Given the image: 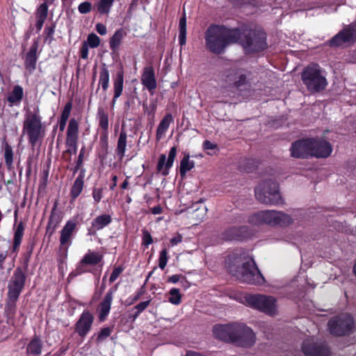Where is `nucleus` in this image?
Masks as SVG:
<instances>
[{"mask_svg": "<svg viewBox=\"0 0 356 356\" xmlns=\"http://www.w3.org/2000/svg\"><path fill=\"white\" fill-rule=\"evenodd\" d=\"M241 36V33L238 29L211 25L205 32L206 47L215 54H220L230 44L236 42Z\"/></svg>", "mask_w": 356, "mask_h": 356, "instance_id": "f257e3e1", "label": "nucleus"}, {"mask_svg": "<svg viewBox=\"0 0 356 356\" xmlns=\"http://www.w3.org/2000/svg\"><path fill=\"white\" fill-rule=\"evenodd\" d=\"M227 268L229 273L241 282L250 284H262L265 280L252 258H236L229 256Z\"/></svg>", "mask_w": 356, "mask_h": 356, "instance_id": "f03ea898", "label": "nucleus"}, {"mask_svg": "<svg viewBox=\"0 0 356 356\" xmlns=\"http://www.w3.org/2000/svg\"><path fill=\"white\" fill-rule=\"evenodd\" d=\"M213 333L220 340L236 342L244 347L252 346L255 343L254 333L243 323L216 325Z\"/></svg>", "mask_w": 356, "mask_h": 356, "instance_id": "7ed1b4c3", "label": "nucleus"}, {"mask_svg": "<svg viewBox=\"0 0 356 356\" xmlns=\"http://www.w3.org/2000/svg\"><path fill=\"white\" fill-rule=\"evenodd\" d=\"M44 133L39 108L36 107L33 111L28 109L24 115L22 134L27 136L29 143L33 147L44 138Z\"/></svg>", "mask_w": 356, "mask_h": 356, "instance_id": "20e7f679", "label": "nucleus"}, {"mask_svg": "<svg viewBox=\"0 0 356 356\" xmlns=\"http://www.w3.org/2000/svg\"><path fill=\"white\" fill-rule=\"evenodd\" d=\"M302 80L311 92H318L324 90L327 81L323 71L316 64H310L302 72Z\"/></svg>", "mask_w": 356, "mask_h": 356, "instance_id": "39448f33", "label": "nucleus"}, {"mask_svg": "<svg viewBox=\"0 0 356 356\" xmlns=\"http://www.w3.org/2000/svg\"><path fill=\"white\" fill-rule=\"evenodd\" d=\"M248 221L253 225L287 226L292 222L291 217L281 211L266 210L257 212L249 217Z\"/></svg>", "mask_w": 356, "mask_h": 356, "instance_id": "423d86ee", "label": "nucleus"}, {"mask_svg": "<svg viewBox=\"0 0 356 356\" xmlns=\"http://www.w3.org/2000/svg\"><path fill=\"white\" fill-rule=\"evenodd\" d=\"M255 197L265 204H279L282 203L278 185L275 181L268 180L260 184L255 188Z\"/></svg>", "mask_w": 356, "mask_h": 356, "instance_id": "0eeeda50", "label": "nucleus"}, {"mask_svg": "<svg viewBox=\"0 0 356 356\" xmlns=\"http://www.w3.org/2000/svg\"><path fill=\"white\" fill-rule=\"evenodd\" d=\"M245 300L249 306L266 314L274 316L277 313L276 300L273 296L253 294L246 296Z\"/></svg>", "mask_w": 356, "mask_h": 356, "instance_id": "6e6552de", "label": "nucleus"}, {"mask_svg": "<svg viewBox=\"0 0 356 356\" xmlns=\"http://www.w3.org/2000/svg\"><path fill=\"white\" fill-rule=\"evenodd\" d=\"M247 53L258 52L266 47V33L260 29L250 30L241 41Z\"/></svg>", "mask_w": 356, "mask_h": 356, "instance_id": "1a4fd4ad", "label": "nucleus"}, {"mask_svg": "<svg viewBox=\"0 0 356 356\" xmlns=\"http://www.w3.org/2000/svg\"><path fill=\"white\" fill-rule=\"evenodd\" d=\"M330 332L337 336H342L350 332L354 327L353 317L348 314H342L334 317L328 322Z\"/></svg>", "mask_w": 356, "mask_h": 356, "instance_id": "9d476101", "label": "nucleus"}, {"mask_svg": "<svg viewBox=\"0 0 356 356\" xmlns=\"http://www.w3.org/2000/svg\"><path fill=\"white\" fill-rule=\"evenodd\" d=\"M302 351L305 356H330V350L323 342L314 339H305L302 345Z\"/></svg>", "mask_w": 356, "mask_h": 356, "instance_id": "9b49d317", "label": "nucleus"}, {"mask_svg": "<svg viewBox=\"0 0 356 356\" xmlns=\"http://www.w3.org/2000/svg\"><path fill=\"white\" fill-rule=\"evenodd\" d=\"M25 280L26 275L22 268L19 267L17 268L9 281L8 293L19 296L24 289Z\"/></svg>", "mask_w": 356, "mask_h": 356, "instance_id": "f8f14e48", "label": "nucleus"}, {"mask_svg": "<svg viewBox=\"0 0 356 356\" xmlns=\"http://www.w3.org/2000/svg\"><path fill=\"white\" fill-rule=\"evenodd\" d=\"M356 21L354 25H349L338 33L330 42V46L338 47L346 42H353L356 39Z\"/></svg>", "mask_w": 356, "mask_h": 356, "instance_id": "ddd939ff", "label": "nucleus"}, {"mask_svg": "<svg viewBox=\"0 0 356 356\" xmlns=\"http://www.w3.org/2000/svg\"><path fill=\"white\" fill-rule=\"evenodd\" d=\"M312 138L298 140L291 147V156L295 158H307L311 156Z\"/></svg>", "mask_w": 356, "mask_h": 356, "instance_id": "4468645a", "label": "nucleus"}, {"mask_svg": "<svg viewBox=\"0 0 356 356\" xmlns=\"http://www.w3.org/2000/svg\"><path fill=\"white\" fill-rule=\"evenodd\" d=\"M94 317L88 310H85L81 314L79 319L75 325V331L78 334L84 337L90 330Z\"/></svg>", "mask_w": 356, "mask_h": 356, "instance_id": "2eb2a0df", "label": "nucleus"}, {"mask_svg": "<svg viewBox=\"0 0 356 356\" xmlns=\"http://www.w3.org/2000/svg\"><path fill=\"white\" fill-rule=\"evenodd\" d=\"M332 152V148L330 143L324 140L312 138L311 156H314L317 158H326L331 154Z\"/></svg>", "mask_w": 356, "mask_h": 356, "instance_id": "dca6fc26", "label": "nucleus"}, {"mask_svg": "<svg viewBox=\"0 0 356 356\" xmlns=\"http://www.w3.org/2000/svg\"><path fill=\"white\" fill-rule=\"evenodd\" d=\"M78 222L76 219L68 220L60 231V243L67 247L72 243V238L78 231Z\"/></svg>", "mask_w": 356, "mask_h": 356, "instance_id": "f3484780", "label": "nucleus"}, {"mask_svg": "<svg viewBox=\"0 0 356 356\" xmlns=\"http://www.w3.org/2000/svg\"><path fill=\"white\" fill-rule=\"evenodd\" d=\"M177 154V149L175 147H171L170 149L168 159L165 154H161L157 164V170L163 176H167L169 174V170L172 166Z\"/></svg>", "mask_w": 356, "mask_h": 356, "instance_id": "a211bd4d", "label": "nucleus"}, {"mask_svg": "<svg viewBox=\"0 0 356 356\" xmlns=\"http://www.w3.org/2000/svg\"><path fill=\"white\" fill-rule=\"evenodd\" d=\"M225 82L229 86L238 88L246 83V76L242 70L232 69L225 76Z\"/></svg>", "mask_w": 356, "mask_h": 356, "instance_id": "6ab92c4d", "label": "nucleus"}, {"mask_svg": "<svg viewBox=\"0 0 356 356\" xmlns=\"http://www.w3.org/2000/svg\"><path fill=\"white\" fill-rule=\"evenodd\" d=\"M141 82L149 91L156 88L157 85L154 70L152 66H147L144 68L141 76Z\"/></svg>", "mask_w": 356, "mask_h": 356, "instance_id": "aec40b11", "label": "nucleus"}, {"mask_svg": "<svg viewBox=\"0 0 356 356\" xmlns=\"http://www.w3.org/2000/svg\"><path fill=\"white\" fill-rule=\"evenodd\" d=\"M117 286L111 288L106 293L104 300L99 305V318L104 320L109 314L111 305L113 298V293L116 291Z\"/></svg>", "mask_w": 356, "mask_h": 356, "instance_id": "412c9836", "label": "nucleus"}, {"mask_svg": "<svg viewBox=\"0 0 356 356\" xmlns=\"http://www.w3.org/2000/svg\"><path fill=\"white\" fill-rule=\"evenodd\" d=\"M102 259L103 256L99 253L88 250L81 260L77 270H79V273H81L82 270H81V267L83 265H97L102 261Z\"/></svg>", "mask_w": 356, "mask_h": 356, "instance_id": "4be33fe9", "label": "nucleus"}, {"mask_svg": "<svg viewBox=\"0 0 356 356\" xmlns=\"http://www.w3.org/2000/svg\"><path fill=\"white\" fill-rule=\"evenodd\" d=\"M56 207L57 205L55 204L51 209V215L49 216L48 225L47 227V234H48L49 236L54 234L56 227L58 226L61 221V216L57 212Z\"/></svg>", "mask_w": 356, "mask_h": 356, "instance_id": "5701e85b", "label": "nucleus"}, {"mask_svg": "<svg viewBox=\"0 0 356 356\" xmlns=\"http://www.w3.org/2000/svg\"><path fill=\"white\" fill-rule=\"evenodd\" d=\"M79 124L77 121L72 118L70 120L67 131L66 144L74 146L75 141L78 139Z\"/></svg>", "mask_w": 356, "mask_h": 356, "instance_id": "b1692460", "label": "nucleus"}, {"mask_svg": "<svg viewBox=\"0 0 356 356\" xmlns=\"http://www.w3.org/2000/svg\"><path fill=\"white\" fill-rule=\"evenodd\" d=\"M38 44L34 43L29 52L26 54L25 59V67L30 72L33 71L36 67Z\"/></svg>", "mask_w": 356, "mask_h": 356, "instance_id": "393cba45", "label": "nucleus"}, {"mask_svg": "<svg viewBox=\"0 0 356 356\" xmlns=\"http://www.w3.org/2000/svg\"><path fill=\"white\" fill-rule=\"evenodd\" d=\"M173 116L170 113L166 114L161 120L156 129V140H161L168 129L170 124L173 122Z\"/></svg>", "mask_w": 356, "mask_h": 356, "instance_id": "a878e982", "label": "nucleus"}, {"mask_svg": "<svg viewBox=\"0 0 356 356\" xmlns=\"http://www.w3.org/2000/svg\"><path fill=\"white\" fill-rule=\"evenodd\" d=\"M112 222V218L108 214L98 216L91 222V228L95 231L100 230L108 225Z\"/></svg>", "mask_w": 356, "mask_h": 356, "instance_id": "bb28decb", "label": "nucleus"}, {"mask_svg": "<svg viewBox=\"0 0 356 356\" xmlns=\"http://www.w3.org/2000/svg\"><path fill=\"white\" fill-rule=\"evenodd\" d=\"M19 296L8 293V299L5 307V314L7 317H13L16 311V302Z\"/></svg>", "mask_w": 356, "mask_h": 356, "instance_id": "cd10ccee", "label": "nucleus"}, {"mask_svg": "<svg viewBox=\"0 0 356 356\" xmlns=\"http://www.w3.org/2000/svg\"><path fill=\"white\" fill-rule=\"evenodd\" d=\"M42 344L41 340L35 337L27 345L26 352L29 355L38 356L42 353Z\"/></svg>", "mask_w": 356, "mask_h": 356, "instance_id": "c85d7f7f", "label": "nucleus"}, {"mask_svg": "<svg viewBox=\"0 0 356 356\" xmlns=\"http://www.w3.org/2000/svg\"><path fill=\"white\" fill-rule=\"evenodd\" d=\"M127 134L124 129H122L118 140L116 154L120 159L124 156L127 147Z\"/></svg>", "mask_w": 356, "mask_h": 356, "instance_id": "c756f323", "label": "nucleus"}, {"mask_svg": "<svg viewBox=\"0 0 356 356\" xmlns=\"http://www.w3.org/2000/svg\"><path fill=\"white\" fill-rule=\"evenodd\" d=\"M126 33L122 29L117 30L109 41L110 48L112 51H115L119 49L122 40L125 36Z\"/></svg>", "mask_w": 356, "mask_h": 356, "instance_id": "7c9ffc66", "label": "nucleus"}, {"mask_svg": "<svg viewBox=\"0 0 356 356\" xmlns=\"http://www.w3.org/2000/svg\"><path fill=\"white\" fill-rule=\"evenodd\" d=\"M97 119L99 127L103 130V134L106 136L108 134V115L104 108H99L97 111Z\"/></svg>", "mask_w": 356, "mask_h": 356, "instance_id": "2f4dec72", "label": "nucleus"}, {"mask_svg": "<svg viewBox=\"0 0 356 356\" xmlns=\"http://www.w3.org/2000/svg\"><path fill=\"white\" fill-rule=\"evenodd\" d=\"M123 72H118L114 80V95L113 99V104H115L116 99L122 95L123 90Z\"/></svg>", "mask_w": 356, "mask_h": 356, "instance_id": "473e14b6", "label": "nucleus"}, {"mask_svg": "<svg viewBox=\"0 0 356 356\" xmlns=\"http://www.w3.org/2000/svg\"><path fill=\"white\" fill-rule=\"evenodd\" d=\"M179 42L181 46H184L186 42V17L184 13L179 22Z\"/></svg>", "mask_w": 356, "mask_h": 356, "instance_id": "72a5a7b5", "label": "nucleus"}, {"mask_svg": "<svg viewBox=\"0 0 356 356\" xmlns=\"http://www.w3.org/2000/svg\"><path fill=\"white\" fill-rule=\"evenodd\" d=\"M195 166V162L190 160V156L188 154L184 155V158L180 162V175L184 177L186 172L193 169Z\"/></svg>", "mask_w": 356, "mask_h": 356, "instance_id": "f704fd0d", "label": "nucleus"}, {"mask_svg": "<svg viewBox=\"0 0 356 356\" xmlns=\"http://www.w3.org/2000/svg\"><path fill=\"white\" fill-rule=\"evenodd\" d=\"M83 188V175L80 174L75 179L71 189V196L76 199L81 193Z\"/></svg>", "mask_w": 356, "mask_h": 356, "instance_id": "c9c22d12", "label": "nucleus"}, {"mask_svg": "<svg viewBox=\"0 0 356 356\" xmlns=\"http://www.w3.org/2000/svg\"><path fill=\"white\" fill-rule=\"evenodd\" d=\"M23 97V89L19 86H15L12 92L7 97V100L12 104L21 102Z\"/></svg>", "mask_w": 356, "mask_h": 356, "instance_id": "e433bc0d", "label": "nucleus"}, {"mask_svg": "<svg viewBox=\"0 0 356 356\" xmlns=\"http://www.w3.org/2000/svg\"><path fill=\"white\" fill-rule=\"evenodd\" d=\"M109 71L104 64L100 69L99 84L102 86V89L106 91L108 88Z\"/></svg>", "mask_w": 356, "mask_h": 356, "instance_id": "4c0bfd02", "label": "nucleus"}, {"mask_svg": "<svg viewBox=\"0 0 356 356\" xmlns=\"http://www.w3.org/2000/svg\"><path fill=\"white\" fill-rule=\"evenodd\" d=\"M115 0H99L96 8L99 13L102 15H108Z\"/></svg>", "mask_w": 356, "mask_h": 356, "instance_id": "58836bf2", "label": "nucleus"}, {"mask_svg": "<svg viewBox=\"0 0 356 356\" xmlns=\"http://www.w3.org/2000/svg\"><path fill=\"white\" fill-rule=\"evenodd\" d=\"M170 297L168 300L170 303L177 305H179L181 300V295L179 293V290L176 288H173L169 291Z\"/></svg>", "mask_w": 356, "mask_h": 356, "instance_id": "ea45409f", "label": "nucleus"}, {"mask_svg": "<svg viewBox=\"0 0 356 356\" xmlns=\"http://www.w3.org/2000/svg\"><path fill=\"white\" fill-rule=\"evenodd\" d=\"M24 225L22 222H20L15 232V236H14V247L16 248L19 245L22 241V238L24 234Z\"/></svg>", "mask_w": 356, "mask_h": 356, "instance_id": "a19ab883", "label": "nucleus"}, {"mask_svg": "<svg viewBox=\"0 0 356 356\" xmlns=\"http://www.w3.org/2000/svg\"><path fill=\"white\" fill-rule=\"evenodd\" d=\"M4 158L6 166L10 170L13 163V152L10 146L7 145L5 147Z\"/></svg>", "mask_w": 356, "mask_h": 356, "instance_id": "79ce46f5", "label": "nucleus"}, {"mask_svg": "<svg viewBox=\"0 0 356 356\" xmlns=\"http://www.w3.org/2000/svg\"><path fill=\"white\" fill-rule=\"evenodd\" d=\"M86 42L91 48H96L100 44V38L95 33H90Z\"/></svg>", "mask_w": 356, "mask_h": 356, "instance_id": "37998d69", "label": "nucleus"}, {"mask_svg": "<svg viewBox=\"0 0 356 356\" xmlns=\"http://www.w3.org/2000/svg\"><path fill=\"white\" fill-rule=\"evenodd\" d=\"M143 109L144 112L147 114L149 117H151V118H154L155 112L156 111V103L154 102H152L149 104V105H147L146 104H143Z\"/></svg>", "mask_w": 356, "mask_h": 356, "instance_id": "c03bdc74", "label": "nucleus"}, {"mask_svg": "<svg viewBox=\"0 0 356 356\" xmlns=\"http://www.w3.org/2000/svg\"><path fill=\"white\" fill-rule=\"evenodd\" d=\"M168 261V251L166 249H163L159 254V266L161 269L163 270Z\"/></svg>", "mask_w": 356, "mask_h": 356, "instance_id": "a18cd8bd", "label": "nucleus"}, {"mask_svg": "<svg viewBox=\"0 0 356 356\" xmlns=\"http://www.w3.org/2000/svg\"><path fill=\"white\" fill-rule=\"evenodd\" d=\"M48 13V6L46 3H42L36 12V18H46Z\"/></svg>", "mask_w": 356, "mask_h": 356, "instance_id": "49530a36", "label": "nucleus"}, {"mask_svg": "<svg viewBox=\"0 0 356 356\" xmlns=\"http://www.w3.org/2000/svg\"><path fill=\"white\" fill-rule=\"evenodd\" d=\"M78 10L81 14H87L92 10V3L89 1L82 2L79 5Z\"/></svg>", "mask_w": 356, "mask_h": 356, "instance_id": "de8ad7c7", "label": "nucleus"}, {"mask_svg": "<svg viewBox=\"0 0 356 356\" xmlns=\"http://www.w3.org/2000/svg\"><path fill=\"white\" fill-rule=\"evenodd\" d=\"M124 270V267H122L121 266L115 267L110 277H109V282L110 283L114 282L118 279L119 275L123 272Z\"/></svg>", "mask_w": 356, "mask_h": 356, "instance_id": "09e8293b", "label": "nucleus"}, {"mask_svg": "<svg viewBox=\"0 0 356 356\" xmlns=\"http://www.w3.org/2000/svg\"><path fill=\"white\" fill-rule=\"evenodd\" d=\"M143 232V243L146 246L152 244L153 243V239L150 233L145 229L142 230Z\"/></svg>", "mask_w": 356, "mask_h": 356, "instance_id": "8fccbe9b", "label": "nucleus"}, {"mask_svg": "<svg viewBox=\"0 0 356 356\" xmlns=\"http://www.w3.org/2000/svg\"><path fill=\"white\" fill-rule=\"evenodd\" d=\"M92 197L96 203L99 202L103 197V188H94L92 190Z\"/></svg>", "mask_w": 356, "mask_h": 356, "instance_id": "3c124183", "label": "nucleus"}, {"mask_svg": "<svg viewBox=\"0 0 356 356\" xmlns=\"http://www.w3.org/2000/svg\"><path fill=\"white\" fill-rule=\"evenodd\" d=\"M72 108V104L70 103H67L62 112L60 120H63V121H67L70 111Z\"/></svg>", "mask_w": 356, "mask_h": 356, "instance_id": "603ef678", "label": "nucleus"}, {"mask_svg": "<svg viewBox=\"0 0 356 356\" xmlns=\"http://www.w3.org/2000/svg\"><path fill=\"white\" fill-rule=\"evenodd\" d=\"M150 302V300L141 302L134 307V309H136L138 313H141L149 305Z\"/></svg>", "mask_w": 356, "mask_h": 356, "instance_id": "864d4df0", "label": "nucleus"}, {"mask_svg": "<svg viewBox=\"0 0 356 356\" xmlns=\"http://www.w3.org/2000/svg\"><path fill=\"white\" fill-rule=\"evenodd\" d=\"M111 333V330L110 327H104L103 328L100 333L98 335L99 340H103L107 338Z\"/></svg>", "mask_w": 356, "mask_h": 356, "instance_id": "5fc2aeb1", "label": "nucleus"}, {"mask_svg": "<svg viewBox=\"0 0 356 356\" xmlns=\"http://www.w3.org/2000/svg\"><path fill=\"white\" fill-rule=\"evenodd\" d=\"M238 229L237 228H232L228 232L230 233V235L227 236L226 238L228 240L238 239L239 236L237 234Z\"/></svg>", "mask_w": 356, "mask_h": 356, "instance_id": "6e6d98bb", "label": "nucleus"}, {"mask_svg": "<svg viewBox=\"0 0 356 356\" xmlns=\"http://www.w3.org/2000/svg\"><path fill=\"white\" fill-rule=\"evenodd\" d=\"M83 155H84V149H81L80 151L79 155L78 156V159L76 161V165L75 167V171H78V170L81 168L83 163Z\"/></svg>", "mask_w": 356, "mask_h": 356, "instance_id": "4d7b16f0", "label": "nucleus"}, {"mask_svg": "<svg viewBox=\"0 0 356 356\" xmlns=\"http://www.w3.org/2000/svg\"><path fill=\"white\" fill-rule=\"evenodd\" d=\"M81 56L83 59H87L88 56V46L86 42H83L81 49Z\"/></svg>", "mask_w": 356, "mask_h": 356, "instance_id": "13d9d810", "label": "nucleus"}, {"mask_svg": "<svg viewBox=\"0 0 356 356\" xmlns=\"http://www.w3.org/2000/svg\"><path fill=\"white\" fill-rule=\"evenodd\" d=\"M96 31L102 35H104L107 33L106 26L101 23H98L96 25Z\"/></svg>", "mask_w": 356, "mask_h": 356, "instance_id": "bf43d9fd", "label": "nucleus"}, {"mask_svg": "<svg viewBox=\"0 0 356 356\" xmlns=\"http://www.w3.org/2000/svg\"><path fill=\"white\" fill-rule=\"evenodd\" d=\"M203 148L204 149H214L217 148V145L211 143L209 140H205L203 143Z\"/></svg>", "mask_w": 356, "mask_h": 356, "instance_id": "052dcab7", "label": "nucleus"}, {"mask_svg": "<svg viewBox=\"0 0 356 356\" xmlns=\"http://www.w3.org/2000/svg\"><path fill=\"white\" fill-rule=\"evenodd\" d=\"M66 145L67 147V149L66 150V152H68L70 154H76V150H77V141H75L74 146L71 145L70 144H66Z\"/></svg>", "mask_w": 356, "mask_h": 356, "instance_id": "680f3d73", "label": "nucleus"}, {"mask_svg": "<svg viewBox=\"0 0 356 356\" xmlns=\"http://www.w3.org/2000/svg\"><path fill=\"white\" fill-rule=\"evenodd\" d=\"M182 241V236L180 234H177L170 239L171 245L174 246L181 243Z\"/></svg>", "mask_w": 356, "mask_h": 356, "instance_id": "e2e57ef3", "label": "nucleus"}, {"mask_svg": "<svg viewBox=\"0 0 356 356\" xmlns=\"http://www.w3.org/2000/svg\"><path fill=\"white\" fill-rule=\"evenodd\" d=\"M7 258V253L6 252H0V269H4V262Z\"/></svg>", "mask_w": 356, "mask_h": 356, "instance_id": "0e129e2a", "label": "nucleus"}, {"mask_svg": "<svg viewBox=\"0 0 356 356\" xmlns=\"http://www.w3.org/2000/svg\"><path fill=\"white\" fill-rule=\"evenodd\" d=\"M45 20H46V18H37L35 26H36L38 31H40L42 29Z\"/></svg>", "mask_w": 356, "mask_h": 356, "instance_id": "69168bd1", "label": "nucleus"}, {"mask_svg": "<svg viewBox=\"0 0 356 356\" xmlns=\"http://www.w3.org/2000/svg\"><path fill=\"white\" fill-rule=\"evenodd\" d=\"M44 32L48 38H51L54 33V26H46Z\"/></svg>", "mask_w": 356, "mask_h": 356, "instance_id": "338daca9", "label": "nucleus"}, {"mask_svg": "<svg viewBox=\"0 0 356 356\" xmlns=\"http://www.w3.org/2000/svg\"><path fill=\"white\" fill-rule=\"evenodd\" d=\"M180 277L179 275H173L168 277V282L175 284L179 281Z\"/></svg>", "mask_w": 356, "mask_h": 356, "instance_id": "774afa93", "label": "nucleus"}]
</instances>
